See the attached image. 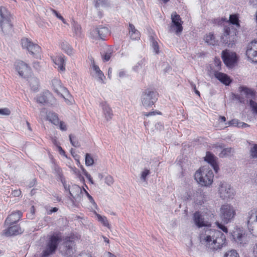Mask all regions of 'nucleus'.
Here are the masks:
<instances>
[{
    "mask_svg": "<svg viewBox=\"0 0 257 257\" xmlns=\"http://www.w3.org/2000/svg\"><path fill=\"white\" fill-rule=\"evenodd\" d=\"M158 94L156 91L148 89L145 90L142 95L141 100L145 107L152 106L157 101Z\"/></svg>",
    "mask_w": 257,
    "mask_h": 257,
    "instance_id": "nucleus-7",
    "label": "nucleus"
},
{
    "mask_svg": "<svg viewBox=\"0 0 257 257\" xmlns=\"http://www.w3.org/2000/svg\"><path fill=\"white\" fill-rule=\"evenodd\" d=\"M101 106L106 120H110L113 116L112 111L110 107L106 102H102Z\"/></svg>",
    "mask_w": 257,
    "mask_h": 257,
    "instance_id": "nucleus-25",
    "label": "nucleus"
},
{
    "mask_svg": "<svg viewBox=\"0 0 257 257\" xmlns=\"http://www.w3.org/2000/svg\"><path fill=\"white\" fill-rule=\"evenodd\" d=\"M129 32H130V35H131L132 33L134 34L136 33V32H139L137 29H136L135 26L132 24H129Z\"/></svg>",
    "mask_w": 257,
    "mask_h": 257,
    "instance_id": "nucleus-54",
    "label": "nucleus"
},
{
    "mask_svg": "<svg viewBox=\"0 0 257 257\" xmlns=\"http://www.w3.org/2000/svg\"><path fill=\"white\" fill-rule=\"evenodd\" d=\"M232 149L231 148H227L223 149L219 154L220 157H224L229 156L231 153Z\"/></svg>",
    "mask_w": 257,
    "mask_h": 257,
    "instance_id": "nucleus-41",
    "label": "nucleus"
},
{
    "mask_svg": "<svg viewBox=\"0 0 257 257\" xmlns=\"http://www.w3.org/2000/svg\"><path fill=\"white\" fill-rule=\"evenodd\" d=\"M142 61L138 62L137 65L134 67V70L136 71H138L140 68H142Z\"/></svg>",
    "mask_w": 257,
    "mask_h": 257,
    "instance_id": "nucleus-61",
    "label": "nucleus"
},
{
    "mask_svg": "<svg viewBox=\"0 0 257 257\" xmlns=\"http://www.w3.org/2000/svg\"><path fill=\"white\" fill-rule=\"evenodd\" d=\"M239 91L241 95H244L246 98L249 99L250 106L252 108V110L257 113V103L253 100L256 97L255 92L245 86H240Z\"/></svg>",
    "mask_w": 257,
    "mask_h": 257,
    "instance_id": "nucleus-10",
    "label": "nucleus"
},
{
    "mask_svg": "<svg viewBox=\"0 0 257 257\" xmlns=\"http://www.w3.org/2000/svg\"><path fill=\"white\" fill-rule=\"evenodd\" d=\"M52 85L55 92L64 98L66 101L68 100V98L66 97H68L70 96L69 93L67 88L62 86L60 80L57 78L53 79L52 80Z\"/></svg>",
    "mask_w": 257,
    "mask_h": 257,
    "instance_id": "nucleus-15",
    "label": "nucleus"
},
{
    "mask_svg": "<svg viewBox=\"0 0 257 257\" xmlns=\"http://www.w3.org/2000/svg\"><path fill=\"white\" fill-rule=\"evenodd\" d=\"M50 11L52 12L53 14L55 15L59 19L61 20L63 23H65V21L64 19L56 11L51 9Z\"/></svg>",
    "mask_w": 257,
    "mask_h": 257,
    "instance_id": "nucleus-47",
    "label": "nucleus"
},
{
    "mask_svg": "<svg viewBox=\"0 0 257 257\" xmlns=\"http://www.w3.org/2000/svg\"><path fill=\"white\" fill-rule=\"evenodd\" d=\"M205 42L207 43L209 45H215L217 44V42L215 39V37L213 34L209 33L208 35H206L205 38Z\"/></svg>",
    "mask_w": 257,
    "mask_h": 257,
    "instance_id": "nucleus-34",
    "label": "nucleus"
},
{
    "mask_svg": "<svg viewBox=\"0 0 257 257\" xmlns=\"http://www.w3.org/2000/svg\"><path fill=\"white\" fill-rule=\"evenodd\" d=\"M246 55L252 62H257V39H254L247 45Z\"/></svg>",
    "mask_w": 257,
    "mask_h": 257,
    "instance_id": "nucleus-16",
    "label": "nucleus"
},
{
    "mask_svg": "<svg viewBox=\"0 0 257 257\" xmlns=\"http://www.w3.org/2000/svg\"><path fill=\"white\" fill-rule=\"evenodd\" d=\"M216 225L217 227L221 229L223 232L227 233V228L226 226H225L224 225L222 224L221 223H220L219 222H216Z\"/></svg>",
    "mask_w": 257,
    "mask_h": 257,
    "instance_id": "nucleus-53",
    "label": "nucleus"
},
{
    "mask_svg": "<svg viewBox=\"0 0 257 257\" xmlns=\"http://www.w3.org/2000/svg\"><path fill=\"white\" fill-rule=\"evenodd\" d=\"M81 193V189L77 185H73L72 187L71 190L69 191L70 195L74 198L77 199Z\"/></svg>",
    "mask_w": 257,
    "mask_h": 257,
    "instance_id": "nucleus-29",
    "label": "nucleus"
},
{
    "mask_svg": "<svg viewBox=\"0 0 257 257\" xmlns=\"http://www.w3.org/2000/svg\"><path fill=\"white\" fill-rule=\"evenodd\" d=\"M152 46L154 49V52L156 54H158L159 52V46H158V43L156 41L153 40Z\"/></svg>",
    "mask_w": 257,
    "mask_h": 257,
    "instance_id": "nucleus-48",
    "label": "nucleus"
},
{
    "mask_svg": "<svg viewBox=\"0 0 257 257\" xmlns=\"http://www.w3.org/2000/svg\"><path fill=\"white\" fill-rule=\"evenodd\" d=\"M114 180L112 176L108 175L105 178V183L108 186H111L113 184Z\"/></svg>",
    "mask_w": 257,
    "mask_h": 257,
    "instance_id": "nucleus-46",
    "label": "nucleus"
},
{
    "mask_svg": "<svg viewBox=\"0 0 257 257\" xmlns=\"http://www.w3.org/2000/svg\"><path fill=\"white\" fill-rule=\"evenodd\" d=\"M50 97H52L51 94L49 91H45L37 97V101L38 103L44 104L48 101Z\"/></svg>",
    "mask_w": 257,
    "mask_h": 257,
    "instance_id": "nucleus-27",
    "label": "nucleus"
},
{
    "mask_svg": "<svg viewBox=\"0 0 257 257\" xmlns=\"http://www.w3.org/2000/svg\"><path fill=\"white\" fill-rule=\"evenodd\" d=\"M221 61L218 58H215L214 60V65L215 66V68H213V72L214 73L215 71H218L220 70L221 69Z\"/></svg>",
    "mask_w": 257,
    "mask_h": 257,
    "instance_id": "nucleus-42",
    "label": "nucleus"
},
{
    "mask_svg": "<svg viewBox=\"0 0 257 257\" xmlns=\"http://www.w3.org/2000/svg\"><path fill=\"white\" fill-rule=\"evenodd\" d=\"M72 27L73 33L76 37H81L82 34L81 27L77 22L73 21L72 23Z\"/></svg>",
    "mask_w": 257,
    "mask_h": 257,
    "instance_id": "nucleus-30",
    "label": "nucleus"
},
{
    "mask_svg": "<svg viewBox=\"0 0 257 257\" xmlns=\"http://www.w3.org/2000/svg\"><path fill=\"white\" fill-rule=\"evenodd\" d=\"M11 113V111L8 108L0 109V114L9 115Z\"/></svg>",
    "mask_w": 257,
    "mask_h": 257,
    "instance_id": "nucleus-51",
    "label": "nucleus"
},
{
    "mask_svg": "<svg viewBox=\"0 0 257 257\" xmlns=\"http://www.w3.org/2000/svg\"><path fill=\"white\" fill-rule=\"evenodd\" d=\"M21 44L23 48H26L30 53L36 57H38L41 51V47L37 44L33 43L28 38H23Z\"/></svg>",
    "mask_w": 257,
    "mask_h": 257,
    "instance_id": "nucleus-12",
    "label": "nucleus"
},
{
    "mask_svg": "<svg viewBox=\"0 0 257 257\" xmlns=\"http://www.w3.org/2000/svg\"><path fill=\"white\" fill-rule=\"evenodd\" d=\"M103 257H116L115 255L110 252H106L104 253Z\"/></svg>",
    "mask_w": 257,
    "mask_h": 257,
    "instance_id": "nucleus-64",
    "label": "nucleus"
},
{
    "mask_svg": "<svg viewBox=\"0 0 257 257\" xmlns=\"http://www.w3.org/2000/svg\"><path fill=\"white\" fill-rule=\"evenodd\" d=\"M230 234L232 239L237 244L244 245L248 242L247 234L242 228L235 227Z\"/></svg>",
    "mask_w": 257,
    "mask_h": 257,
    "instance_id": "nucleus-11",
    "label": "nucleus"
},
{
    "mask_svg": "<svg viewBox=\"0 0 257 257\" xmlns=\"http://www.w3.org/2000/svg\"><path fill=\"white\" fill-rule=\"evenodd\" d=\"M96 74L97 76L98 77L99 80H100V81L103 80V79L104 77V76L101 71L97 73H96Z\"/></svg>",
    "mask_w": 257,
    "mask_h": 257,
    "instance_id": "nucleus-59",
    "label": "nucleus"
},
{
    "mask_svg": "<svg viewBox=\"0 0 257 257\" xmlns=\"http://www.w3.org/2000/svg\"><path fill=\"white\" fill-rule=\"evenodd\" d=\"M214 175L212 171L203 167L196 171L194 175L196 181L202 186H209L213 182Z\"/></svg>",
    "mask_w": 257,
    "mask_h": 257,
    "instance_id": "nucleus-2",
    "label": "nucleus"
},
{
    "mask_svg": "<svg viewBox=\"0 0 257 257\" xmlns=\"http://www.w3.org/2000/svg\"><path fill=\"white\" fill-rule=\"evenodd\" d=\"M47 119L54 124L59 123V119L56 113L53 112H49L47 114Z\"/></svg>",
    "mask_w": 257,
    "mask_h": 257,
    "instance_id": "nucleus-32",
    "label": "nucleus"
},
{
    "mask_svg": "<svg viewBox=\"0 0 257 257\" xmlns=\"http://www.w3.org/2000/svg\"><path fill=\"white\" fill-rule=\"evenodd\" d=\"M193 219L195 224L199 227L206 226V224L202 218L201 214L196 212L194 214Z\"/></svg>",
    "mask_w": 257,
    "mask_h": 257,
    "instance_id": "nucleus-28",
    "label": "nucleus"
},
{
    "mask_svg": "<svg viewBox=\"0 0 257 257\" xmlns=\"http://www.w3.org/2000/svg\"><path fill=\"white\" fill-rule=\"evenodd\" d=\"M61 47L67 54L71 55L73 54V49L68 42L66 41L62 42Z\"/></svg>",
    "mask_w": 257,
    "mask_h": 257,
    "instance_id": "nucleus-33",
    "label": "nucleus"
},
{
    "mask_svg": "<svg viewBox=\"0 0 257 257\" xmlns=\"http://www.w3.org/2000/svg\"><path fill=\"white\" fill-rule=\"evenodd\" d=\"M29 82L30 86L34 90H35L37 88L38 86V81L37 78L35 77L31 78L29 80Z\"/></svg>",
    "mask_w": 257,
    "mask_h": 257,
    "instance_id": "nucleus-36",
    "label": "nucleus"
},
{
    "mask_svg": "<svg viewBox=\"0 0 257 257\" xmlns=\"http://www.w3.org/2000/svg\"><path fill=\"white\" fill-rule=\"evenodd\" d=\"M140 36V33L139 32H136V33L134 34L132 33L131 35H130V37L133 40H136L139 38Z\"/></svg>",
    "mask_w": 257,
    "mask_h": 257,
    "instance_id": "nucleus-55",
    "label": "nucleus"
},
{
    "mask_svg": "<svg viewBox=\"0 0 257 257\" xmlns=\"http://www.w3.org/2000/svg\"><path fill=\"white\" fill-rule=\"evenodd\" d=\"M95 7L97 8L100 6L105 8L110 7L111 6V3L109 0H94Z\"/></svg>",
    "mask_w": 257,
    "mask_h": 257,
    "instance_id": "nucleus-31",
    "label": "nucleus"
},
{
    "mask_svg": "<svg viewBox=\"0 0 257 257\" xmlns=\"http://www.w3.org/2000/svg\"><path fill=\"white\" fill-rule=\"evenodd\" d=\"M96 215L97 216L98 220L103 225L106 226L108 228H110V225L109 224V222L105 216H101L99 214L96 213Z\"/></svg>",
    "mask_w": 257,
    "mask_h": 257,
    "instance_id": "nucleus-35",
    "label": "nucleus"
},
{
    "mask_svg": "<svg viewBox=\"0 0 257 257\" xmlns=\"http://www.w3.org/2000/svg\"><path fill=\"white\" fill-rule=\"evenodd\" d=\"M112 50L111 48H108L105 51L104 55L102 56L103 61H108L112 56Z\"/></svg>",
    "mask_w": 257,
    "mask_h": 257,
    "instance_id": "nucleus-37",
    "label": "nucleus"
},
{
    "mask_svg": "<svg viewBox=\"0 0 257 257\" xmlns=\"http://www.w3.org/2000/svg\"><path fill=\"white\" fill-rule=\"evenodd\" d=\"M58 209L57 207L52 208L51 209L47 210V214H51L53 212H56L58 211Z\"/></svg>",
    "mask_w": 257,
    "mask_h": 257,
    "instance_id": "nucleus-60",
    "label": "nucleus"
},
{
    "mask_svg": "<svg viewBox=\"0 0 257 257\" xmlns=\"http://www.w3.org/2000/svg\"><path fill=\"white\" fill-rule=\"evenodd\" d=\"M151 173V172L150 170L145 169L142 172L141 174V179L143 181H146V178L147 177L150 175Z\"/></svg>",
    "mask_w": 257,
    "mask_h": 257,
    "instance_id": "nucleus-43",
    "label": "nucleus"
},
{
    "mask_svg": "<svg viewBox=\"0 0 257 257\" xmlns=\"http://www.w3.org/2000/svg\"><path fill=\"white\" fill-rule=\"evenodd\" d=\"M249 125L245 123V122H240L239 123V128H244V127H248Z\"/></svg>",
    "mask_w": 257,
    "mask_h": 257,
    "instance_id": "nucleus-63",
    "label": "nucleus"
},
{
    "mask_svg": "<svg viewBox=\"0 0 257 257\" xmlns=\"http://www.w3.org/2000/svg\"><path fill=\"white\" fill-rule=\"evenodd\" d=\"M22 216V212L16 211L11 213L6 219L5 224L7 225H12L16 223Z\"/></svg>",
    "mask_w": 257,
    "mask_h": 257,
    "instance_id": "nucleus-20",
    "label": "nucleus"
},
{
    "mask_svg": "<svg viewBox=\"0 0 257 257\" xmlns=\"http://www.w3.org/2000/svg\"><path fill=\"white\" fill-rule=\"evenodd\" d=\"M83 172L84 175L88 179L89 182L91 184H93L94 183L93 181L92 178L91 177V175L84 169H83Z\"/></svg>",
    "mask_w": 257,
    "mask_h": 257,
    "instance_id": "nucleus-52",
    "label": "nucleus"
},
{
    "mask_svg": "<svg viewBox=\"0 0 257 257\" xmlns=\"http://www.w3.org/2000/svg\"><path fill=\"white\" fill-rule=\"evenodd\" d=\"M236 211L234 208L229 204H224L220 208V217L225 224L231 222L235 217Z\"/></svg>",
    "mask_w": 257,
    "mask_h": 257,
    "instance_id": "nucleus-4",
    "label": "nucleus"
},
{
    "mask_svg": "<svg viewBox=\"0 0 257 257\" xmlns=\"http://www.w3.org/2000/svg\"><path fill=\"white\" fill-rule=\"evenodd\" d=\"M90 61H91V65L93 66V70L95 72V73H97L99 72L100 71H101L99 67L95 64L94 60H93V59L91 58L90 59Z\"/></svg>",
    "mask_w": 257,
    "mask_h": 257,
    "instance_id": "nucleus-50",
    "label": "nucleus"
},
{
    "mask_svg": "<svg viewBox=\"0 0 257 257\" xmlns=\"http://www.w3.org/2000/svg\"><path fill=\"white\" fill-rule=\"evenodd\" d=\"M75 242L70 238L65 240L60 247L61 254L66 257H71L74 253Z\"/></svg>",
    "mask_w": 257,
    "mask_h": 257,
    "instance_id": "nucleus-14",
    "label": "nucleus"
},
{
    "mask_svg": "<svg viewBox=\"0 0 257 257\" xmlns=\"http://www.w3.org/2000/svg\"><path fill=\"white\" fill-rule=\"evenodd\" d=\"M60 240V237L57 234L51 235L47 242L45 249L44 250L42 257H47L54 253Z\"/></svg>",
    "mask_w": 257,
    "mask_h": 257,
    "instance_id": "nucleus-6",
    "label": "nucleus"
},
{
    "mask_svg": "<svg viewBox=\"0 0 257 257\" xmlns=\"http://www.w3.org/2000/svg\"><path fill=\"white\" fill-rule=\"evenodd\" d=\"M12 16L5 7H0V30L4 34L9 33L12 30Z\"/></svg>",
    "mask_w": 257,
    "mask_h": 257,
    "instance_id": "nucleus-3",
    "label": "nucleus"
},
{
    "mask_svg": "<svg viewBox=\"0 0 257 257\" xmlns=\"http://www.w3.org/2000/svg\"><path fill=\"white\" fill-rule=\"evenodd\" d=\"M250 156L251 158L257 159V144H254L250 150Z\"/></svg>",
    "mask_w": 257,
    "mask_h": 257,
    "instance_id": "nucleus-39",
    "label": "nucleus"
},
{
    "mask_svg": "<svg viewBox=\"0 0 257 257\" xmlns=\"http://www.w3.org/2000/svg\"><path fill=\"white\" fill-rule=\"evenodd\" d=\"M229 22L231 24L235 25L238 27H239L238 18L236 15H230L229 17Z\"/></svg>",
    "mask_w": 257,
    "mask_h": 257,
    "instance_id": "nucleus-38",
    "label": "nucleus"
},
{
    "mask_svg": "<svg viewBox=\"0 0 257 257\" xmlns=\"http://www.w3.org/2000/svg\"><path fill=\"white\" fill-rule=\"evenodd\" d=\"M84 191H85V193H86V195H87V197H88V198L89 200L90 201V202L92 204H93V205H96V203H95V201H94V199H93V197H92L91 195H90L89 194V193H88L86 190H84Z\"/></svg>",
    "mask_w": 257,
    "mask_h": 257,
    "instance_id": "nucleus-57",
    "label": "nucleus"
},
{
    "mask_svg": "<svg viewBox=\"0 0 257 257\" xmlns=\"http://www.w3.org/2000/svg\"><path fill=\"white\" fill-rule=\"evenodd\" d=\"M222 58L227 66L231 67L236 61V55L234 53H229L223 51L222 53Z\"/></svg>",
    "mask_w": 257,
    "mask_h": 257,
    "instance_id": "nucleus-18",
    "label": "nucleus"
},
{
    "mask_svg": "<svg viewBox=\"0 0 257 257\" xmlns=\"http://www.w3.org/2000/svg\"><path fill=\"white\" fill-rule=\"evenodd\" d=\"M85 165L87 166H92L94 163V160L92 157L89 154L87 153L85 155Z\"/></svg>",
    "mask_w": 257,
    "mask_h": 257,
    "instance_id": "nucleus-40",
    "label": "nucleus"
},
{
    "mask_svg": "<svg viewBox=\"0 0 257 257\" xmlns=\"http://www.w3.org/2000/svg\"><path fill=\"white\" fill-rule=\"evenodd\" d=\"M156 113L160 114L161 113L160 112H158L157 111H151V112H149L144 113V115L146 116H151V115H154Z\"/></svg>",
    "mask_w": 257,
    "mask_h": 257,
    "instance_id": "nucleus-58",
    "label": "nucleus"
},
{
    "mask_svg": "<svg viewBox=\"0 0 257 257\" xmlns=\"http://www.w3.org/2000/svg\"><path fill=\"white\" fill-rule=\"evenodd\" d=\"M69 140L73 146L75 147H78L80 146L78 142L72 136V135H69Z\"/></svg>",
    "mask_w": 257,
    "mask_h": 257,
    "instance_id": "nucleus-45",
    "label": "nucleus"
},
{
    "mask_svg": "<svg viewBox=\"0 0 257 257\" xmlns=\"http://www.w3.org/2000/svg\"><path fill=\"white\" fill-rule=\"evenodd\" d=\"M110 33L108 28L99 26L93 29L90 32L91 37L94 39H104V38L109 35Z\"/></svg>",
    "mask_w": 257,
    "mask_h": 257,
    "instance_id": "nucleus-17",
    "label": "nucleus"
},
{
    "mask_svg": "<svg viewBox=\"0 0 257 257\" xmlns=\"http://www.w3.org/2000/svg\"><path fill=\"white\" fill-rule=\"evenodd\" d=\"M53 61L56 65L55 68H57L59 72L65 71V59L63 55L55 57L53 58Z\"/></svg>",
    "mask_w": 257,
    "mask_h": 257,
    "instance_id": "nucleus-21",
    "label": "nucleus"
},
{
    "mask_svg": "<svg viewBox=\"0 0 257 257\" xmlns=\"http://www.w3.org/2000/svg\"><path fill=\"white\" fill-rule=\"evenodd\" d=\"M236 33V30L232 26H225L224 33L221 37V42L225 46L232 47L235 44Z\"/></svg>",
    "mask_w": 257,
    "mask_h": 257,
    "instance_id": "nucleus-5",
    "label": "nucleus"
},
{
    "mask_svg": "<svg viewBox=\"0 0 257 257\" xmlns=\"http://www.w3.org/2000/svg\"><path fill=\"white\" fill-rule=\"evenodd\" d=\"M218 194L222 200L227 201L232 198L235 195L233 188L226 182H221L219 185Z\"/></svg>",
    "mask_w": 257,
    "mask_h": 257,
    "instance_id": "nucleus-8",
    "label": "nucleus"
},
{
    "mask_svg": "<svg viewBox=\"0 0 257 257\" xmlns=\"http://www.w3.org/2000/svg\"><path fill=\"white\" fill-rule=\"evenodd\" d=\"M60 128L62 131H66L67 130L66 124L62 121L60 122Z\"/></svg>",
    "mask_w": 257,
    "mask_h": 257,
    "instance_id": "nucleus-62",
    "label": "nucleus"
},
{
    "mask_svg": "<svg viewBox=\"0 0 257 257\" xmlns=\"http://www.w3.org/2000/svg\"><path fill=\"white\" fill-rule=\"evenodd\" d=\"M240 121H238V119H233L231 120H230L228 122V124L229 125H232L234 126H237L239 127V123Z\"/></svg>",
    "mask_w": 257,
    "mask_h": 257,
    "instance_id": "nucleus-49",
    "label": "nucleus"
},
{
    "mask_svg": "<svg viewBox=\"0 0 257 257\" xmlns=\"http://www.w3.org/2000/svg\"><path fill=\"white\" fill-rule=\"evenodd\" d=\"M214 75L216 79L225 85H229L231 82V79L225 73L215 71Z\"/></svg>",
    "mask_w": 257,
    "mask_h": 257,
    "instance_id": "nucleus-24",
    "label": "nucleus"
},
{
    "mask_svg": "<svg viewBox=\"0 0 257 257\" xmlns=\"http://www.w3.org/2000/svg\"><path fill=\"white\" fill-rule=\"evenodd\" d=\"M246 219L248 227L254 223H257V210L253 209L249 211L247 213Z\"/></svg>",
    "mask_w": 257,
    "mask_h": 257,
    "instance_id": "nucleus-26",
    "label": "nucleus"
},
{
    "mask_svg": "<svg viewBox=\"0 0 257 257\" xmlns=\"http://www.w3.org/2000/svg\"><path fill=\"white\" fill-rule=\"evenodd\" d=\"M204 160L211 165L214 170L217 173L219 170V167L216 162L217 158L210 152H207L204 158Z\"/></svg>",
    "mask_w": 257,
    "mask_h": 257,
    "instance_id": "nucleus-22",
    "label": "nucleus"
},
{
    "mask_svg": "<svg viewBox=\"0 0 257 257\" xmlns=\"http://www.w3.org/2000/svg\"><path fill=\"white\" fill-rule=\"evenodd\" d=\"M12 194L14 197H19L21 194L20 190H15L12 191Z\"/></svg>",
    "mask_w": 257,
    "mask_h": 257,
    "instance_id": "nucleus-56",
    "label": "nucleus"
},
{
    "mask_svg": "<svg viewBox=\"0 0 257 257\" xmlns=\"http://www.w3.org/2000/svg\"><path fill=\"white\" fill-rule=\"evenodd\" d=\"M183 23L180 16L176 12H173L171 14V24L169 31L175 33L176 35L180 34L183 31Z\"/></svg>",
    "mask_w": 257,
    "mask_h": 257,
    "instance_id": "nucleus-9",
    "label": "nucleus"
},
{
    "mask_svg": "<svg viewBox=\"0 0 257 257\" xmlns=\"http://www.w3.org/2000/svg\"><path fill=\"white\" fill-rule=\"evenodd\" d=\"M7 229L4 230V234L6 236L16 235L23 232L21 228L17 225H10Z\"/></svg>",
    "mask_w": 257,
    "mask_h": 257,
    "instance_id": "nucleus-23",
    "label": "nucleus"
},
{
    "mask_svg": "<svg viewBox=\"0 0 257 257\" xmlns=\"http://www.w3.org/2000/svg\"><path fill=\"white\" fill-rule=\"evenodd\" d=\"M224 257H239L238 253L235 250H231L227 252Z\"/></svg>",
    "mask_w": 257,
    "mask_h": 257,
    "instance_id": "nucleus-44",
    "label": "nucleus"
},
{
    "mask_svg": "<svg viewBox=\"0 0 257 257\" xmlns=\"http://www.w3.org/2000/svg\"><path fill=\"white\" fill-rule=\"evenodd\" d=\"M204 198L205 195L201 189H198L194 192L192 197L189 195L187 197V199H193L194 202L198 205H202L204 203Z\"/></svg>",
    "mask_w": 257,
    "mask_h": 257,
    "instance_id": "nucleus-19",
    "label": "nucleus"
},
{
    "mask_svg": "<svg viewBox=\"0 0 257 257\" xmlns=\"http://www.w3.org/2000/svg\"><path fill=\"white\" fill-rule=\"evenodd\" d=\"M200 239L201 243L211 251L220 249L226 241L225 236L222 232L209 226L201 234Z\"/></svg>",
    "mask_w": 257,
    "mask_h": 257,
    "instance_id": "nucleus-1",
    "label": "nucleus"
},
{
    "mask_svg": "<svg viewBox=\"0 0 257 257\" xmlns=\"http://www.w3.org/2000/svg\"><path fill=\"white\" fill-rule=\"evenodd\" d=\"M15 69L21 77L28 78L31 76L32 70L31 67L22 61H17L15 63Z\"/></svg>",
    "mask_w": 257,
    "mask_h": 257,
    "instance_id": "nucleus-13",
    "label": "nucleus"
}]
</instances>
